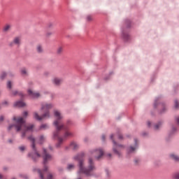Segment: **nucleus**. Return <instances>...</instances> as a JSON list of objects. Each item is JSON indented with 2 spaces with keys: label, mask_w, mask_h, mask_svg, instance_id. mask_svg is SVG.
I'll return each instance as SVG.
<instances>
[{
  "label": "nucleus",
  "mask_w": 179,
  "mask_h": 179,
  "mask_svg": "<svg viewBox=\"0 0 179 179\" xmlns=\"http://www.w3.org/2000/svg\"><path fill=\"white\" fill-rule=\"evenodd\" d=\"M54 115L55 117V120L53 124L56 128V131L53 133V136L55 139L58 140V143L57 144V148H59L62 142H64V138L59 137V131H65L64 138H68L69 136H73L72 132L69 131V125H72V121L68 120L66 124H62V119L64 116L61 114V112L58 110L54 111Z\"/></svg>",
  "instance_id": "f257e3e1"
},
{
  "label": "nucleus",
  "mask_w": 179,
  "mask_h": 179,
  "mask_svg": "<svg viewBox=\"0 0 179 179\" xmlns=\"http://www.w3.org/2000/svg\"><path fill=\"white\" fill-rule=\"evenodd\" d=\"M13 120L15 121L16 124L10 125L8 127V130L10 131L12 128H15L17 132H20V131L22 134V138L26 136V134H27V132H31V131H33V128H34V125L33 124L27 126L24 117H20L16 118V117H14Z\"/></svg>",
  "instance_id": "f03ea898"
},
{
  "label": "nucleus",
  "mask_w": 179,
  "mask_h": 179,
  "mask_svg": "<svg viewBox=\"0 0 179 179\" xmlns=\"http://www.w3.org/2000/svg\"><path fill=\"white\" fill-rule=\"evenodd\" d=\"M52 107H53L52 103H43L41 106V110L45 113L42 116H40L38 115V113L35 112L34 113V118L38 121H41V120H44V118H50V112L48 111V110H51Z\"/></svg>",
  "instance_id": "7ed1b4c3"
},
{
  "label": "nucleus",
  "mask_w": 179,
  "mask_h": 179,
  "mask_svg": "<svg viewBox=\"0 0 179 179\" xmlns=\"http://www.w3.org/2000/svg\"><path fill=\"white\" fill-rule=\"evenodd\" d=\"M28 139L32 143L31 148L33 150L31 153L29 154V157H31L34 161H36L37 159H40V157H41V155H40V153H38L37 151V149H36V144L34 143L36 140L34 138H33V136H29Z\"/></svg>",
  "instance_id": "20e7f679"
},
{
  "label": "nucleus",
  "mask_w": 179,
  "mask_h": 179,
  "mask_svg": "<svg viewBox=\"0 0 179 179\" xmlns=\"http://www.w3.org/2000/svg\"><path fill=\"white\" fill-rule=\"evenodd\" d=\"M110 138L113 139V152L115 153V155H117V156H121V152L120 151L124 149V145H118L117 144V142L114 141V135L110 136Z\"/></svg>",
  "instance_id": "39448f33"
},
{
  "label": "nucleus",
  "mask_w": 179,
  "mask_h": 179,
  "mask_svg": "<svg viewBox=\"0 0 179 179\" xmlns=\"http://www.w3.org/2000/svg\"><path fill=\"white\" fill-rule=\"evenodd\" d=\"M42 157L43 159V164H46L48 163V162H50V160H52V156L48 153L47 150L43 149V153L42 155Z\"/></svg>",
  "instance_id": "423d86ee"
},
{
  "label": "nucleus",
  "mask_w": 179,
  "mask_h": 179,
  "mask_svg": "<svg viewBox=\"0 0 179 179\" xmlns=\"http://www.w3.org/2000/svg\"><path fill=\"white\" fill-rule=\"evenodd\" d=\"M91 155H94V156L97 159V160H100L101 157H103L104 155V151L101 149H99L96 150H94L91 152Z\"/></svg>",
  "instance_id": "0eeeda50"
},
{
  "label": "nucleus",
  "mask_w": 179,
  "mask_h": 179,
  "mask_svg": "<svg viewBox=\"0 0 179 179\" xmlns=\"http://www.w3.org/2000/svg\"><path fill=\"white\" fill-rule=\"evenodd\" d=\"M28 94L30 96V97H32V99H38V97H40V93L34 92L31 90H28Z\"/></svg>",
  "instance_id": "6e6552de"
},
{
  "label": "nucleus",
  "mask_w": 179,
  "mask_h": 179,
  "mask_svg": "<svg viewBox=\"0 0 179 179\" xmlns=\"http://www.w3.org/2000/svg\"><path fill=\"white\" fill-rule=\"evenodd\" d=\"M134 142H135V146H130L128 149V152L129 153H134V152H135V150H136V148L138 146V140L136 138L134 139Z\"/></svg>",
  "instance_id": "1a4fd4ad"
},
{
  "label": "nucleus",
  "mask_w": 179,
  "mask_h": 179,
  "mask_svg": "<svg viewBox=\"0 0 179 179\" xmlns=\"http://www.w3.org/2000/svg\"><path fill=\"white\" fill-rule=\"evenodd\" d=\"M52 83H54V85H55L56 86H59V85H61V83H62V79L59 78H55L52 80Z\"/></svg>",
  "instance_id": "9d476101"
},
{
  "label": "nucleus",
  "mask_w": 179,
  "mask_h": 179,
  "mask_svg": "<svg viewBox=\"0 0 179 179\" xmlns=\"http://www.w3.org/2000/svg\"><path fill=\"white\" fill-rule=\"evenodd\" d=\"M20 41H22V38L17 36L13 39V43L16 44V45H20Z\"/></svg>",
  "instance_id": "9b49d317"
},
{
  "label": "nucleus",
  "mask_w": 179,
  "mask_h": 179,
  "mask_svg": "<svg viewBox=\"0 0 179 179\" xmlns=\"http://www.w3.org/2000/svg\"><path fill=\"white\" fill-rule=\"evenodd\" d=\"M15 107H24L26 106V103L22 101H17L14 104Z\"/></svg>",
  "instance_id": "f8f14e48"
},
{
  "label": "nucleus",
  "mask_w": 179,
  "mask_h": 179,
  "mask_svg": "<svg viewBox=\"0 0 179 179\" xmlns=\"http://www.w3.org/2000/svg\"><path fill=\"white\" fill-rule=\"evenodd\" d=\"M36 51L39 54H41V53L44 52V49L43 48V46L41 45H38L36 46Z\"/></svg>",
  "instance_id": "ddd939ff"
},
{
  "label": "nucleus",
  "mask_w": 179,
  "mask_h": 179,
  "mask_svg": "<svg viewBox=\"0 0 179 179\" xmlns=\"http://www.w3.org/2000/svg\"><path fill=\"white\" fill-rule=\"evenodd\" d=\"M71 149H73V150H76V149L79 148V145L75 142H72L70 145Z\"/></svg>",
  "instance_id": "4468645a"
},
{
  "label": "nucleus",
  "mask_w": 179,
  "mask_h": 179,
  "mask_svg": "<svg viewBox=\"0 0 179 179\" xmlns=\"http://www.w3.org/2000/svg\"><path fill=\"white\" fill-rule=\"evenodd\" d=\"M67 170L69 171H72V170H75V164H69L67 165Z\"/></svg>",
  "instance_id": "2eb2a0df"
},
{
  "label": "nucleus",
  "mask_w": 179,
  "mask_h": 179,
  "mask_svg": "<svg viewBox=\"0 0 179 179\" xmlns=\"http://www.w3.org/2000/svg\"><path fill=\"white\" fill-rule=\"evenodd\" d=\"M171 159H172L173 160H175V162H178L179 161V157L178 156L174 155V154H171L170 155Z\"/></svg>",
  "instance_id": "dca6fc26"
},
{
  "label": "nucleus",
  "mask_w": 179,
  "mask_h": 179,
  "mask_svg": "<svg viewBox=\"0 0 179 179\" xmlns=\"http://www.w3.org/2000/svg\"><path fill=\"white\" fill-rule=\"evenodd\" d=\"M13 96H21L22 97L23 93L19 92L17 91H13Z\"/></svg>",
  "instance_id": "f3484780"
},
{
  "label": "nucleus",
  "mask_w": 179,
  "mask_h": 179,
  "mask_svg": "<svg viewBox=\"0 0 179 179\" xmlns=\"http://www.w3.org/2000/svg\"><path fill=\"white\" fill-rule=\"evenodd\" d=\"M44 141H45V137H44V136H41L39 137L38 143L41 144L44 142Z\"/></svg>",
  "instance_id": "a211bd4d"
},
{
  "label": "nucleus",
  "mask_w": 179,
  "mask_h": 179,
  "mask_svg": "<svg viewBox=\"0 0 179 179\" xmlns=\"http://www.w3.org/2000/svg\"><path fill=\"white\" fill-rule=\"evenodd\" d=\"M21 74L23 76H27V70L26 69H22L21 70Z\"/></svg>",
  "instance_id": "6ab92c4d"
},
{
  "label": "nucleus",
  "mask_w": 179,
  "mask_h": 179,
  "mask_svg": "<svg viewBox=\"0 0 179 179\" xmlns=\"http://www.w3.org/2000/svg\"><path fill=\"white\" fill-rule=\"evenodd\" d=\"M10 29V25L9 24H7L4 27H3V30L4 31H8V30Z\"/></svg>",
  "instance_id": "aec40b11"
},
{
  "label": "nucleus",
  "mask_w": 179,
  "mask_h": 179,
  "mask_svg": "<svg viewBox=\"0 0 179 179\" xmlns=\"http://www.w3.org/2000/svg\"><path fill=\"white\" fill-rule=\"evenodd\" d=\"M63 51H64V48L62 47H59L57 48V54H62Z\"/></svg>",
  "instance_id": "412c9836"
},
{
  "label": "nucleus",
  "mask_w": 179,
  "mask_h": 179,
  "mask_svg": "<svg viewBox=\"0 0 179 179\" xmlns=\"http://www.w3.org/2000/svg\"><path fill=\"white\" fill-rule=\"evenodd\" d=\"M173 179H179V172L174 173L173 175Z\"/></svg>",
  "instance_id": "4be33fe9"
},
{
  "label": "nucleus",
  "mask_w": 179,
  "mask_h": 179,
  "mask_svg": "<svg viewBox=\"0 0 179 179\" xmlns=\"http://www.w3.org/2000/svg\"><path fill=\"white\" fill-rule=\"evenodd\" d=\"M7 87L8 89H12V82L11 81H8V83H7Z\"/></svg>",
  "instance_id": "5701e85b"
},
{
  "label": "nucleus",
  "mask_w": 179,
  "mask_h": 179,
  "mask_svg": "<svg viewBox=\"0 0 179 179\" xmlns=\"http://www.w3.org/2000/svg\"><path fill=\"white\" fill-rule=\"evenodd\" d=\"M160 127H162V122H159L158 124H157L155 126V129H159V128H160Z\"/></svg>",
  "instance_id": "b1692460"
},
{
  "label": "nucleus",
  "mask_w": 179,
  "mask_h": 179,
  "mask_svg": "<svg viewBox=\"0 0 179 179\" xmlns=\"http://www.w3.org/2000/svg\"><path fill=\"white\" fill-rule=\"evenodd\" d=\"M87 22H92V20H93V17H92V15L87 16Z\"/></svg>",
  "instance_id": "393cba45"
},
{
  "label": "nucleus",
  "mask_w": 179,
  "mask_h": 179,
  "mask_svg": "<svg viewBox=\"0 0 179 179\" xmlns=\"http://www.w3.org/2000/svg\"><path fill=\"white\" fill-rule=\"evenodd\" d=\"M6 76V73L3 72L1 75V79H5V77Z\"/></svg>",
  "instance_id": "a878e982"
},
{
  "label": "nucleus",
  "mask_w": 179,
  "mask_h": 179,
  "mask_svg": "<svg viewBox=\"0 0 179 179\" xmlns=\"http://www.w3.org/2000/svg\"><path fill=\"white\" fill-rule=\"evenodd\" d=\"M45 128H48V126L47 124H42L41 126V129H45Z\"/></svg>",
  "instance_id": "bb28decb"
},
{
  "label": "nucleus",
  "mask_w": 179,
  "mask_h": 179,
  "mask_svg": "<svg viewBox=\"0 0 179 179\" xmlns=\"http://www.w3.org/2000/svg\"><path fill=\"white\" fill-rule=\"evenodd\" d=\"M123 37H124V40H128L129 38V35L124 34Z\"/></svg>",
  "instance_id": "cd10ccee"
},
{
  "label": "nucleus",
  "mask_w": 179,
  "mask_h": 179,
  "mask_svg": "<svg viewBox=\"0 0 179 179\" xmlns=\"http://www.w3.org/2000/svg\"><path fill=\"white\" fill-rule=\"evenodd\" d=\"M22 115H23V117L25 118V117H27V115H29V113H27V111H24Z\"/></svg>",
  "instance_id": "c85d7f7f"
},
{
  "label": "nucleus",
  "mask_w": 179,
  "mask_h": 179,
  "mask_svg": "<svg viewBox=\"0 0 179 179\" xmlns=\"http://www.w3.org/2000/svg\"><path fill=\"white\" fill-rule=\"evenodd\" d=\"M139 162H141V159H134V163H135V164H139Z\"/></svg>",
  "instance_id": "c756f323"
},
{
  "label": "nucleus",
  "mask_w": 179,
  "mask_h": 179,
  "mask_svg": "<svg viewBox=\"0 0 179 179\" xmlns=\"http://www.w3.org/2000/svg\"><path fill=\"white\" fill-rule=\"evenodd\" d=\"M178 106H179L178 101L176 100L175 101V108H178Z\"/></svg>",
  "instance_id": "7c9ffc66"
},
{
  "label": "nucleus",
  "mask_w": 179,
  "mask_h": 179,
  "mask_svg": "<svg viewBox=\"0 0 179 179\" xmlns=\"http://www.w3.org/2000/svg\"><path fill=\"white\" fill-rule=\"evenodd\" d=\"M19 149L21 152H23V150H24L25 148H24V146H20V147H19Z\"/></svg>",
  "instance_id": "2f4dec72"
},
{
  "label": "nucleus",
  "mask_w": 179,
  "mask_h": 179,
  "mask_svg": "<svg viewBox=\"0 0 179 179\" xmlns=\"http://www.w3.org/2000/svg\"><path fill=\"white\" fill-rule=\"evenodd\" d=\"M117 136L118 139H122V135L118 134L117 135Z\"/></svg>",
  "instance_id": "473e14b6"
},
{
  "label": "nucleus",
  "mask_w": 179,
  "mask_h": 179,
  "mask_svg": "<svg viewBox=\"0 0 179 179\" xmlns=\"http://www.w3.org/2000/svg\"><path fill=\"white\" fill-rule=\"evenodd\" d=\"M3 121V116H0V122H2Z\"/></svg>",
  "instance_id": "72a5a7b5"
},
{
  "label": "nucleus",
  "mask_w": 179,
  "mask_h": 179,
  "mask_svg": "<svg viewBox=\"0 0 179 179\" xmlns=\"http://www.w3.org/2000/svg\"><path fill=\"white\" fill-rule=\"evenodd\" d=\"M21 177H22V178H24V179H27L28 178L27 176H26V175H24L23 176H21Z\"/></svg>",
  "instance_id": "f704fd0d"
},
{
  "label": "nucleus",
  "mask_w": 179,
  "mask_h": 179,
  "mask_svg": "<svg viewBox=\"0 0 179 179\" xmlns=\"http://www.w3.org/2000/svg\"><path fill=\"white\" fill-rule=\"evenodd\" d=\"M52 32H48L47 33V36H52Z\"/></svg>",
  "instance_id": "c9c22d12"
},
{
  "label": "nucleus",
  "mask_w": 179,
  "mask_h": 179,
  "mask_svg": "<svg viewBox=\"0 0 179 179\" xmlns=\"http://www.w3.org/2000/svg\"><path fill=\"white\" fill-rule=\"evenodd\" d=\"M5 104H8V101H5L4 102L2 103V105H5Z\"/></svg>",
  "instance_id": "e433bc0d"
},
{
  "label": "nucleus",
  "mask_w": 179,
  "mask_h": 179,
  "mask_svg": "<svg viewBox=\"0 0 179 179\" xmlns=\"http://www.w3.org/2000/svg\"><path fill=\"white\" fill-rule=\"evenodd\" d=\"M102 139L104 141L106 139V136L104 135L102 136Z\"/></svg>",
  "instance_id": "4c0bfd02"
},
{
  "label": "nucleus",
  "mask_w": 179,
  "mask_h": 179,
  "mask_svg": "<svg viewBox=\"0 0 179 179\" xmlns=\"http://www.w3.org/2000/svg\"><path fill=\"white\" fill-rule=\"evenodd\" d=\"M49 150H52V147L51 145L49 146Z\"/></svg>",
  "instance_id": "58836bf2"
},
{
  "label": "nucleus",
  "mask_w": 179,
  "mask_h": 179,
  "mask_svg": "<svg viewBox=\"0 0 179 179\" xmlns=\"http://www.w3.org/2000/svg\"><path fill=\"white\" fill-rule=\"evenodd\" d=\"M150 124H151L150 122H148V127H150Z\"/></svg>",
  "instance_id": "ea45409f"
},
{
  "label": "nucleus",
  "mask_w": 179,
  "mask_h": 179,
  "mask_svg": "<svg viewBox=\"0 0 179 179\" xmlns=\"http://www.w3.org/2000/svg\"><path fill=\"white\" fill-rule=\"evenodd\" d=\"M177 122L179 124V117L177 118Z\"/></svg>",
  "instance_id": "a19ab883"
},
{
  "label": "nucleus",
  "mask_w": 179,
  "mask_h": 179,
  "mask_svg": "<svg viewBox=\"0 0 179 179\" xmlns=\"http://www.w3.org/2000/svg\"><path fill=\"white\" fill-rule=\"evenodd\" d=\"M9 143H12V140L8 141Z\"/></svg>",
  "instance_id": "79ce46f5"
},
{
  "label": "nucleus",
  "mask_w": 179,
  "mask_h": 179,
  "mask_svg": "<svg viewBox=\"0 0 179 179\" xmlns=\"http://www.w3.org/2000/svg\"><path fill=\"white\" fill-rule=\"evenodd\" d=\"M108 156H109V157H111V154H108Z\"/></svg>",
  "instance_id": "37998d69"
},
{
  "label": "nucleus",
  "mask_w": 179,
  "mask_h": 179,
  "mask_svg": "<svg viewBox=\"0 0 179 179\" xmlns=\"http://www.w3.org/2000/svg\"><path fill=\"white\" fill-rule=\"evenodd\" d=\"M52 26V24H50L49 27H51Z\"/></svg>",
  "instance_id": "c03bdc74"
},
{
  "label": "nucleus",
  "mask_w": 179,
  "mask_h": 179,
  "mask_svg": "<svg viewBox=\"0 0 179 179\" xmlns=\"http://www.w3.org/2000/svg\"><path fill=\"white\" fill-rule=\"evenodd\" d=\"M106 173H107V175L108 176V171H106Z\"/></svg>",
  "instance_id": "a18cd8bd"
},
{
  "label": "nucleus",
  "mask_w": 179,
  "mask_h": 179,
  "mask_svg": "<svg viewBox=\"0 0 179 179\" xmlns=\"http://www.w3.org/2000/svg\"><path fill=\"white\" fill-rule=\"evenodd\" d=\"M0 178H2V175L0 174Z\"/></svg>",
  "instance_id": "49530a36"
},
{
  "label": "nucleus",
  "mask_w": 179,
  "mask_h": 179,
  "mask_svg": "<svg viewBox=\"0 0 179 179\" xmlns=\"http://www.w3.org/2000/svg\"><path fill=\"white\" fill-rule=\"evenodd\" d=\"M63 179H68V178H64Z\"/></svg>",
  "instance_id": "de8ad7c7"
},
{
  "label": "nucleus",
  "mask_w": 179,
  "mask_h": 179,
  "mask_svg": "<svg viewBox=\"0 0 179 179\" xmlns=\"http://www.w3.org/2000/svg\"><path fill=\"white\" fill-rule=\"evenodd\" d=\"M13 179H15V178H13Z\"/></svg>",
  "instance_id": "09e8293b"
}]
</instances>
